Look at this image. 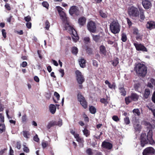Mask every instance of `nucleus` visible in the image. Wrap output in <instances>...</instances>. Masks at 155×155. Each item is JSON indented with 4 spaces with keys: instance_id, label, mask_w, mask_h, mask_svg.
<instances>
[{
    "instance_id": "1",
    "label": "nucleus",
    "mask_w": 155,
    "mask_h": 155,
    "mask_svg": "<svg viewBox=\"0 0 155 155\" xmlns=\"http://www.w3.org/2000/svg\"><path fill=\"white\" fill-rule=\"evenodd\" d=\"M150 129L148 132L147 135L145 133H142L140 137V145L142 147H143L145 145L149 143L151 144H155L154 141L152 138L153 131L151 129L152 126L151 124L150 125Z\"/></svg>"
},
{
    "instance_id": "2",
    "label": "nucleus",
    "mask_w": 155,
    "mask_h": 155,
    "mask_svg": "<svg viewBox=\"0 0 155 155\" xmlns=\"http://www.w3.org/2000/svg\"><path fill=\"white\" fill-rule=\"evenodd\" d=\"M134 70L139 76L142 77H144L147 72V67L144 64L140 63L135 64Z\"/></svg>"
},
{
    "instance_id": "3",
    "label": "nucleus",
    "mask_w": 155,
    "mask_h": 155,
    "mask_svg": "<svg viewBox=\"0 0 155 155\" xmlns=\"http://www.w3.org/2000/svg\"><path fill=\"white\" fill-rule=\"evenodd\" d=\"M65 24L64 30H66L71 35L72 38L74 41L76 42L79 39V37L76 31L74 28L71 26L68 21L66 22H64Z\"/></svg>"
},
{
    "instance_id": "4",
    "label": "nucleus",
    "mask_w": 155,
    "mask_h": 155,
    "mask_svg": "<svg viewBox=\"0 0 155 155\" xmlns=\"http://www.w3.org/2000/svg\"><path fill=\"white\" fill-rule=\"evenodd\" d=\"M111 32L116 34L119 33L120 30V26L117 20H114L110 23V26Z\"/></svg>"
},
{
    "instance_id": "5",
    "label": "nucleus",
    "mask_w": 155,
    "mask_h": 155,
    "mask_svg": "<svg viewBox=\"0 0 155 155\" xmlns=\"http://www.w3.org/2000/svg\"><path fill=\"white\" fill-rule=\"evenodd\" d=\"M91 35L93 41L97 44L101 43L104 41L105 39V34L104 33L101 32L97 35H94L92 34Z\"/></svg>"
},
{
    "instance_id": "6",
    "label": "nucleus",
    "mask_w": 155,
    "mask_h": 155,
    "mask_svg": "<svg viewBox=\"0 0 155 155\" xmlns=\"http://www.w3.org/2000/svg\"><path fill=\"white\" fill-rule=\"evenodd\" d=\"M56 8L63 22L64 23L68 22V18L67 17L66 14L63 11V9L59 6H56Z\"/></svg>"
},
{
    "instance_id": "7",
    "label": "nucleus",
    "mask_w": 155,
    "mask_h": 155,
    "mask_svg": "<svg viewBox=\"0 0 155 155\" xmlns=\"http://www.w3.org/2000/svg\"><path fill=\"white\" fill-rule=\"evenodd\" d=\"M77 98L78 101L80 102L83 107L84 109L87 108V103L81 92H79L78 93Z\"/></svg>"
},
{
    "instance_id": "8",
    "label": "nucleus",
    "mask_w": 155,
    "mask_h": 155,
    "mask_svg": "<svg viewBox=\"0 0 155 155\" xmlns=\"http://www.w3.org/2000/svg\"><path fill=\"white\" fill-rule=\"evenodd\" d=\"M128 14L130 16L133 17H137L139 15V12L137 8L132 6L129 9Z\"/></svg>"
},
{
    "instance_id": "9",
    "label": "nucleus",
    "mask_w": 155,
    "mask_h": 155,
    "mask_svg": "<svg viewBox=\"0 0 155 155\" xmlns=\"http://www.w3.org/2000/svg\"><path fill=\"white\" fill-rule=\"evenodd\" d=\"M87 27L88 30L90 32L94 33L97 30L96 24L92 21H90L88 22Z\"/></svg>"
},
{
    "instance_id": "10",
    "label": "nucleus",
    "mask_w": 155,
    "mask_h": 155,
    "mask_svg": "<svg viewBox=\"0 0 155 155\" xmlns=\"http://www.w3.org/2000/svg\"><path fill=\"white\" fill-rule=\"evenodd\" d=\"M75 74L76 80L78 83L79 84H82L85 81L84 76L82 74L81 72L78 70L76 71Z\"/></svg>"
},
{
    "instance_id": "11",
    "label": "nucleus",
    "mask_w": 155,
    "mask_h": 155,
    "mask_svg": "<svg viewBox=\"0 0 155 155\" xmlns=\"http://www.w3.org/2000/svg\"><path fill=\"white\" fill-rule=\"evenodd\" d=\"M69 14L71 16L75 15L78 16L80 15V11L78 8L76 6H71L69 11Z\"/></svg>"
},
{
    "instance_id": "12",
    "label": "nucleus",
    "mask_w": 155,
    "mask_h": 155,
    "mask_svg": "<svg viewBox=\"0 0 155 155\" xmlns=\"http://www.w3.org/2000/svg\"><path fill=\"white\" fill-rule=\"evenodd\" d=\"M155 150L152 147H148L146 148L143 152V155H153Z\"/></svg>"
},
{
    "instance_id": "13",
    "label": "nucleus",
    "mask_w": 155,
    "mask_h": 155,
    "mask_svg": "<svg viewBox=\"0 0 155 155\" xmlns=\"http://www.w3.org/2000/svg\"><path fill=\"white\" fill-rule=\"evenodd\" d=\"M142 1V4L145 9H148L152 6L151 0H143Z\"/></svg>"
},
{
    "instance_id": "14",
    "label": "nucleus",
    "mask_w": 155,
    "mask_h": 155,
    "mask_svg": "<svg viewBox=\"0 0 155 155\" xmlns=\"http://www.w3.org/2000/svg\"><path fill=\"white\" fill-rule=\"evenodd\" d=\"M101 146L103 148L110 150L112 147V145L109 142L104 141L102 142Z\"/></svg>"
},
{
    "instance_id": "15",
    "label": "nucleus",
    "mask_w": 155,
    "mask_h": 155,
    "mask_svg": "<svg viewBox=\"0 0 155 155\" xmlns=\"http://www.w3.org/2000/svg\"><path fill=\"white\" fill-rule=\"evenodd\" d=\"M119 92L122 96H125L126 94V91L124 88L123 84H120L118 86Z\"/></svg>"
},
{
    "instance_id": "16",
    "label": "nucleus",
    "mask_w": 155,
    "mask_h": 155,
    "mask_svg": "<svg viewBox=\"0 0 155 155\" xmlns=\"http://www.w3.org/2000/svg\"><path fill=\"white\" fill-rule=\"evenodd\" d=\"M146 27L150 30L155 28V22L150 21L147 22Z\"/></svg>"
},
{
    "instance_id": "17",
    "label": "nucleus",
    "mask_w": 155,
    "mask_h": 155,
    "mask_svg": "<svg viewBox=\"0 0 155 155\" xmlns=\"http://www.w3.org/2000/svg\"><path fill=\"white\" fill-rule=\"evenodd\" d=\"M86 18L84 17H80L78 19V23L81 26H84L86 23Z\"/></svg>"
},
{
    "instance_id": "18",
    "label": "nucleus",
    "mask_w": 155,
    "mask_h": 155,
    "mask_svg": "<svg viewBox=\"0 0 155 155\" xmlns=\"http://www.w3.org/2000/svg\"><path fill=\"white\" fill-rule=\"evenodd\" d=\"M133 101H136L139 98V95L137 94L134 93H132L130 95Z\"/></svg>"
},
{
    "instance_id": "19",
    "label": "nucleus",
    "mask_w": 155,
    "mask_h": 155,
    "mask_svg": "<svg viewBox=\"0 0 155 155\" xmlns=\"http://www.w3.org/2000/svg\"><path fill=\"white\" fill-rule=\"evenodd\" d=\"M49 109L50 112L52 114H54L56 110V107L53 104H51L49 107Z\"/></svg>"
},
{
    "instance_id": "20",
    "label": "nucleus",
    "mask_w": 155,
    "mask_h": 155,
    "mask_svg": "<svg viewBox=\"0 0 155 155\" xmlns=\"http://www.w3.org/2000/svg\"><path fill=\"white\" fill-rule=\"evenodd\" d=\"M86 60L82 58L79 59V62L80 67L82 68L85 67L86 66Z\"/></svg>"
},
{
    "instance_id": "21",
    "label": "nucleus",
    "mask_w": 155,
    "mask_h": 155,
    "mask_svg": "<svg viewBox=\"0 0 155 155\" xmlns=\"http://www.w3.org/2000/svg\"><path fill=\"white\" fill-rule=\"evenodd\" d=\"M139 10L140 13V18L141 21H143L145 19V17L144 15V10L141 8H139Z\"/></svg>"
},
{
    "instance_id": "22",
    "label": "nucleus",
    "mask_w": 155,
    "mask_h": 155,
    "mask_svg": "<svg viewBox=\"0 0 155 155\" xmlns=\"http://www.w3.org/2000/svg\"><path fill=\"white\" fill-rule=\"evenodd\" d=\"M119 59L118 58H114L113 60L111 61L110 62L112 64L114 67H116L119 64Z\"/></svg>"
},
{
    "instance_id": "23",
    "label": "nucleus",
    "mask_w": 155,
    "mask_h": 155,
    "mask_svg": "<svg viewBox=\"0 0 155 155\" xmlns=\"http://www.w3.org/2000/svg\"><path fill=\"white\" fill-rule=\"evenodd\" d=\"M105 83L106 84L108 85V87L110 89L113 88L114 89H115L116 85L115 83H113V84H111L107 80L105 81Z\"/></svg>"
},
{
    "instance_id": "24",
    "label": "nucleus",
    "mask_w": 155,
    "mask_h": 155,
    "mask_svg": "<svg viewBox=\"0 0 155 155\" xmlns=\"http://www.w3.org/2000/svg\"><path fill=\"white\" fill-rule=\"evenodd\" d=\"M150 94V91L149 89H146L145 90L143 95V97L146 99L147 98Z\"/></svg>"
},
{
    "instance_id": "25",
    "label": "nucleus",
    "mask_w": 155,
    "mask_h": 155,
    "mask_svg": "<svg viewBox=\"0 0 155 155\" xmlns=\"http://www.w3.org/2000/svg\"><path fill=\"white\" fill-rule=\"evenodd\" d=\"M38 54V55L39 58L41 59L42 58L43 55L45 54V52L44 49L39 50L37 51Z\"/></svg>"
},
{
    "instance_id": "26",
    "label": "nucleus",
    "mask_w": 155,
    "mask_h": 155,
    "mask_svg": "<svg viewBox=\"0 0 155 155\" xmlns=\"http://www.w3.org/2000/svg\"><path fill=\"white\" fill-rule=\"evenodd\" d=\"M125 103L127 105L129 104L133 101L130 95L125 97Z\"/></svg>"
},
{
    "instance_id": "27",
    "label": "nucleus",
    "mask_w": 155,
    "mask_h": 155,
    "mask_svg": "<svg viewBox=\"0 0 155 155\" xmlns=\"http://www.w3.org/2000/svg\"><path fill=\"white\" fill-rule=\"evenodd\" d=\"M134 45L135 46L136 48H146L143 45L141 44H139L137 43H134Z\"/></svg>"
},
{
    "instance_id": "28",
    "label": "nucleus",
    "mask_w": 155,
    "mask_h": 155,
    "mask_svg": "<svg viewBox=\"0 0 155 155\" xmlns=\"http://www.w3.org/2000/svg\"><path fill=\"white\" fill-rule=\"evenodd\" d=\"M89 110L90 112L92 114H95L96 111V108L92 105L89 106Z\"/></svg>"
},
{
    "instance_id": "29",
    "label": "nucleus",
    "mask_w": 155,
    "mask_h": 155,
    "mask_svg": "<svg viewBox=\"0 0 155 155\" xmlns=\"http://www.w3.org/2000/svg\"><path fill=\"white\" fill-rule=\"evenodd\" d=\"M56 125V123L55 121H50L48 124L47 127L48 129H49L52 127Z\"/></svg>"
},
{
    "instance_id": "30",
    "label": "nucleus",
    "mask_w": 155,
    "mask_h": 155,
    "mask_svg": "<svg viewBox=\"0 0 155 155\" xmlns=\"http://www.w3.org/2000/svg\"><path fill=\"white\" fill-rule=\"evenodd\" d=\"M84 134L86 137H88L90 134V132L86 128H85L83 131Z\"/></svg>"
},
{
    "instance_id": "31",
    "label": "nucleus",
    "mask_w": 155,
    "mask_h": 155,
    "mask_svg": "<svg viewBox=\"0 0 155 155\" xmlns=\"http://www.w3.org/2000/svg\"><path fill=\"white\" fill-rule=\"evenodd\" d=\"M121 40L123 42H125L127 40V37L125 33H123L121 34Z\"/></svg>"
},
{
    "instance_id": "32",
    "label": "nucleus",
    "mask_w": 155,
    "mask_h": 155,
    "mask_svg": "<svg viewBox=\"0 0 155 155\" xmlns=\"http://www.w3.org/2000/svg\"><path fill=\"white\" fill-rule=\"evenodd\" d=\"M23 136H24V137L27 138H29V137H28V136L30 135V133L29 131H23Z\"/></svg>"
},
{
    "instance_id": "33",
    "label": "nucleus",
    "mask_w": 155,
    "mask_h": 155,
    "mask_svg": "<svg viewBox=\"0 0 155 155\" xmlns=\"http://www.w3.org/2000/svg\"><path fill=\"white\" fill-rule=\"evenodd\" d=\"M100 53L102 56H105L106 55L107 51L106 49H100Z\"/></svg>"
},
{
    "instance_id": "34",
    "label": "nucleus",
    "mask_w": 155,
    "mask_h": 155,
    "mask_svg": "<svg viewBox=\"0 0 155 155\" xmlns=\"http://www.w3.org/2000/svg\"><path fill=\"white\" fill-rule=\"evenodd\" d=\"M99 13L100 16L103 18H106L107 17V14L105 13L103 11L101 10L100 11Z\"/></svg>"
},
{
    "instance_id": "35",
    "label": "nucleus",
    "mask_w": 155,
    "mask_h": 155,
    "mask_svg": "<svg viewBox=\"0 0 155 155\" xmlns=\"http://www.w3.org/2000/svg\"><path fill=\"white\" fill-rule=\"evenodd\" d=\"M45 28L47 30H48L50 26V23L48 20H47L45 22Z\"/></svg>"
},
{
    "instance_id": "36",
    "label": "nucleus",
    "mask_w": 155,
    "mask_h": 155,
    "mask_svg": "<svg viewBox=\"0 0 155 155\" xmlns=\"http://www.w3.org/2000/svg\"><path fill=\"white\" fill-rule=\"evenodd\" d=\"M133 112L134 114H136L138 116L140 115V112L139 109H134L133 110Z\"/></svg>"
},
{
    "instance_id": "37",
    "label": "nucleus",
    "mask_w": 155,
    "mask_h": 155,
    "mask_svg": "<svg viewBox=\"0 0 155 155\" xmlns=\"http://www.w3.org/2000/svg\"><path fill=\"white\" fill-rule=\"evenodd\" d=\"M86 152L88 155H92L93 154V153L92 151V150L90 148L87 149Z\"/></svg>"
},
{
    "instance_id": "38",
    "label": "nucleus",
    "mask_w": 155,
    "mask_h": 155,
    "mask_svg": "<svg viewBox=\"0 0 155 155\" xmlns=\"http://www.w3.org/2000/svg\"><path fill=\"white\" fill-rule=\"evenodd\" d=\"M0 127H2V128H0V132L2 133L5 130V124H0Z\"/></svg>"
},
{
    "instance_id": "39",
    "label": "nucleus",
    "mask_w": 155,
    "mask_h": 155,
    "mask_svg": "<svg viewBox=\"0 0 155 155\" xmlns=\"http://www.w3.org/2000/svg\"><path fill=\"white\" fill-rule=\"evenodd\" d=\"M42 6L48 9L49 7V4L46 1H44L42 3Z\"/></svg>"
},
{
    "instance_id": "40",
    "label": "nucleus",
    "mask_w": 155,
    "mask_h": 155,
    "mask_svg": "<svg viewBox=\"0 0 155 155\" xmlns=\"http://www.w3.org/2000/svg\"><path fill=\"white\" fill-rule=\"evenodd\" d=\"M100 102L105 104V106H106L108 103L107 100L104 98H101L100 99Z\"/></svg>"
},
{
    "instance_id": "41",
    "label": "nucleus",
    "mask_w": 155,
    "mask_h": 155,
    "mask_svg": "<svg viewBox=\"0 0 155 155\" xmlns=\"http://www.w3.org/2000/svg\"><path fill=\"white\" fill-rule=\"evenodd\" d=\"M23 151L24 152H25L26 153H28L30 151V150L28 147H26L25 145H23Z\"/></svg>"
},
{
    "instance_id": "42",
    "label": "nucleus",
    "mask_w": 155,
    "mask_h": 155,
    "mask_svg": "<svg viewBox=\"0 0 155 155\" xmlns=\"http://www.w3.org/2000/svg\"><path fill=\"white\" fill-rule=\"evenodd\" d=\"M112 119L116 122H118L119 121L120 119L117 115H114L112 117Z\"/></svg>"
},
{
    "instance_id": "43",
    "label": "nucleus",
    "mask_w": 155,
    "mask_h": 155,
    "mask_svg": "<svg viewBox=\"0 0 155 155\" xmlns=\"http://www.w3.org/2000/svg\"><path fill=\"white\" fill-rule=\"evenodd\" d=\"M124 121L125 124H128L130 123L129 118L128 117H127L124 118Z\"/></svg>"
},
{
    "instance_id": "44",
    "label": "nucleus",
    "mask_w": 155,
    "mask_h": 155,
    "mask_svg": "<svg viewBox=\"0 0 155 155\" xmlns=\"http://www.w3.org/2000/svg\"><path fill=\"white\" fill-rule=\"evenodd\" d=\"M24 19L25 21L27 22H29L31 20V17L29 15L25 17Z\"/></svg>"
},
{
    "instance_id": "45",
    "label": "nucleus",
    "mask_w": 155,
    "mask_h": 155,
    "mask_svg": "<svg viewBox=\"0 0 155 155\" xmlns=\"http://www.w3.org/2000/svg\"><path fill=\"white\" fill-rule=\"evenodd\" d=\"M136 39L137 40H142L143 35H140L139 34L136 35Z\"/></svg>"
},
{
    "instance_id": "46",
    "label": "nucleus",
    "mask_w": 155,
    "mask_h": 155,
    "mask_svg": "<svg viewBox=\"0 0 155 155\" xmlns=\"http://www.w3.org/2000/svg\"><path fill=\"white\" fill-rule=\"evenodd\" d=\"M5 8L8 11H10L11 10V8L10 7L9 4L7 3H6L5 5Z\"/></svg>"
},
{
    "instance_id": "47",
    "label": "nucleus",
    "mask_w": 155,
    "mask_h": 155,
    "mask_svg": "<svg viewBox=\"0 0 155 155\" xmlns=\"http://www.w3.org/2000/svg\"><path fill=\"white\" fill-rule=\"evenodd\" d=\"M2 35L4 38H5L6 37V32L5 30L4 29H2Z\"/></svg>"
},
{
    "instance_id": "48",
    "label": "nucleus",
    "mask_w": 155,
    "mask_h": 155,
    "mask_svg": "<svg viewBox=\"0 0 155 155\" xmlns=\"http://www.w3.org/2000/svg\"><path fill=\"white\" fill-rule=\"evenodd\" d=\"M33 140L34 141L37 142H38L39 141V139L37 134L34 137Z\"/></svg>"
},
{
    "instance_id": "49",
    "label": "nucleus",
    "mask_w": 155,
    "mask_h": 155,
    "mask_svg": "<svg viewBox=\"0 0 155 155\" xmlns=\"http://www.w3.org/2000/svg\"><path fill=\"white\" fill-rule=\"evenodd\" d=\"M86 51L88 54L91 55L92 54V49H86Z\"/></svg>"
},
{
    "instance_id": "50",
    "label": "nucleus",
    "mask_w": 155,
    "mask_h": 155,
    "mask_svg": "<svg viewBox=\"0 0 155 155\" xmlns=\"http://www.w3.org/2000/svg\"><path fill=\"white\" fill-rule=\"evenodd\" d=\"M54 95L56 97L57 100L58 101L60 99V95L57 92H55L54 94Z\"/></svg>"
},
{
    "instance_id": "51",
    "label": "nucleus",
    "mask_w": 155,
    "mask_h": 155,
    "mask_svg": "<svg viewBox=\"0 0 155 155\" xmlns=\"http://www.w3.org/2000/svg\"><path fill=\"white\" fill-rule=\"evenodd\" d=\"M59 72L61 74V77H63L64 74V70L63 69L61 68L59 69Z\"/></svg>"
},
{
    "instance_id": "52",
    "label": "nucleus",
    "mask_w": 155,
    "mask_h": 155,
    "mask_svg": "<svg viewBox=\"0 0 155 155\" xmlns=\"http://www.w3.org/2000/svg\"><path fill=\"white\" fill-rule=\"evenodd\" d=\"M84 41L86 43H90V39L89 37H86L84 38Z\"/></svg>"
},
{
    "instance_id": "53",
    "label": "nucleus",
    "mask_w": 155,
    "mask_h": 155,
    "mask_svg": "<svg viewBox=\"0 0 155 155\" xmlns=\"http://www.w3.org/2000/svg\"><path fill=\"white\" fill-rule=\"evenodd\" d=\"M0 122H4V116L1 113H0Z\"/></svg>"
},
{
    "instance_id": "54",
    "label": "nucleus",
    "mask_w": 155,
    "mask_h": 155,
    "mask_svg": "<svg viewBox=\"0 0 155 155\" xmlns=\"http://www.w3.org/2000/svg\"><path fill=\"white\" fill-rule=\"evenodd\" d=\"M27 120V118L25 114L23 115L22 117V122L24 123Z\"/></svg>"
},
{
    "instance_id": "55",
    "label": "nucleus",
    "mask_w": 155,
    "mask_h": 155,
    "mask_svg": "<svg viewBox=\"0 0 155 155\" xmlns=\"http://www.w3.org/2000/svg\"><path fill=\"white\" fill-rule=\"evenodd\" d=\"M27 27L28 29H30L31 27V23L29 22H27L26 24Z\"/></svg>"
},
{
    "instance_id": "56",
    "label": "nucleus",
    "mask_w": 155,
    "mask_h": 155,
    "mask_svg": "<svg viewBox=\"0 0 155 155\" xmlns=\"http://www.w3.org/2000/svg\"><path fill=\"white\" fill-rule=\"evenodd\" d=\"M71 52L72 54L76 55L78 52V49H72Z\"/></svg>"
},
{
    "instance_id": "57",
    "label": "nucleus",
    "mask_w": 155,
    "mask_h": 155,
    "mask_svg": "<svg viewBox=\"0 0 155 155\" xmlns=\"http://www.w3.org/2000/svg\"><path fill=\"white\" fill-rule=\"evenodd\" d=\"M92 62L93 66L97 67L98 66V64L97 61L96 60H93Z\"/></svg>"
},
{
    "instance_id": "58",
    "label": "nucleus",
    "mask_w": 155,
    "mask_h": 155,
    "mask_svg": "<svg viewBox=\"0 0 155 155\" xmlns=\"http://www.w3.org/2000/svg\"><path fill=\"white\" fill-rule=\"evenodd\" d=\"M126 19L127 21V24L129 27L131 26L132 25V23L130 21V20L128 18H127Z\"/></svg>"
},
{
    "instance_id": "59",
    "label": "nucleus",
    "mask_w": 155,
    "mask_h": 155,
    "mask_svg": "<svg viewBox=\"0 0 155 155\" xmlns=\"http://www.w3.org/2000/svg\"><path fill=\"white\" fill-rule=\"evenodd\" d=\"M21 147V144L19 142H18L17 143L16 147L19 150H20Z\"/></svg>"
},
{
    "instance_id": "60",
    "label": "nucleus",
    "mask_w": 155,
    "mask_h": 155,
    "mask_svg": "<svg viewBox=\"0 0 155 155\" xmlns=\"http://www.w3.org/2000/svg\"><path fill=\"white\" fill-rule=\"evenodd\" d=\"M7 150V148H5L1 150L0 151V155H2L5 153V152Z\"/></svg>"
},
{
    "instance_id": "61",
    "label": "nucleus",
    "mask_w": 155,
    "mask_h": 155,
    "mask_svg": "<svg viewBox=\"0 0 155 155\" xmlns=\"http://www.w3.org/2000/svg\"><path fill=\"white\" fill-rule=\"evenodd\" d=\"M21 65L22 67L25 68L27 65V63L26 61H23L22 64H21Z\"/></svg>"
},
{
    "instance_id": "62",
    "label": "nucleus",
    "mask_w": 155,
    "mask_h": 155,
    "mask_svg": "<svg viewBox=\"0 0 155 155\" xmlns=\"http://www.w3.org/2000/svg\"><path fill=\"white\" fill-rule=\"evenodd\" d=\"M138 32V30L137 29H135L134 30L133 33L134 34L137 35L139 34Z\"/></svg>"
},
{
    "instance_id": "63",
    "label": "nucleus",
    "mask_w": 155,
    "mask_h": 155,
    "mask_svg": "<svg viewBox=\"0 0 155 155\" xmlns=\"http://www.w3.org/2000/svg\"><path fill=\"white\" fill-rule=\"evenodd\" d=\"M9 155H14V151L11 147H10Z\"/></svg>"
},
{
    "instance_id": "64",
    "label": "nucleus",
    "mask_w": 155,
    "mask_h": 155,
    "mask_svg": "<svg viewBox=\"0 0 155 155\" xmlns=\"http://www.w3.org/2000/svg\"><path fill=\"white\" fill-rule=\"evenodd\" d=\"M48 144L45 142H43L42 143V146L43 148H45L47 147Z\"/></svg>"
}]
</instances>
